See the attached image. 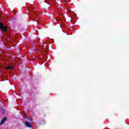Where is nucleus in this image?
Instances as JSON below:
<instances>
[{"label":"nucleus","mask_w":129,"mask_h":129,"mask_svg":"<svg viewBox=\"0 0 129 129\" xmlns=\"http://www.w3.org/2000/svg\"><path fill=\"white\" fill-rule=\"evenodd\" d=\"M6 120H7V117H5L2 119L0 122V125H2V124H4V123H5V122H6Z\"/></svg>","instance_id":"obj_3"},{"label":"nucleus","mask_w":129,"mask_h":129,"mask_svg":"<svg viewBox=\"0 0 129 129\" xmlns=\"http://www.w3.org/2000/svg\"><path fill=\"white\" fill-rule=\"evenodd\" d=\"M13 13H15L14 11H13Z\"/></svg>","instance_id":"obj_8"},{"label":"nucleus","mask_w":129,"mask_h":129,"mask_svg":"<svg viewBox=\"0 0 129 129\" xmlns=\"http://www.w3.org/2000/svg\"><path fill=\"white\" fill-rule=\"evenodd\" d=\"M34 13H35V11H33Z\"/></svg>","instance_id":"obj_7"},{"label":"nucleus","mask_w":129,"mask_h":129,"mask_svg":"<svg viewBox=\"0 0 129 129\" xmlns=\"http://www.w3.org/2000/svg\"><path fill=\"white\" fill-rule=\"evenodd\" d=\"M25 124L27 127H33L32 124H31L29 122L26 121L25 123Z\"/></svg>","instance_id":"obj_2"},{"label":"nucleus","mask_w":129,"mask_h":129,"mask_svg":"<svg viewBox=\"0 0 129 129\" xmlns=\"http://www.w3.org/2000/svg\"><path fill=\"white\" fill-rule=\"evenodd\" d=\"M45 3H48V1H45Z\"/></svg>","instance_id":"obj_6"},{"label":"nucleus","mask_w":129,"mask_h":129,"mask_svg":"<svg viewBox=\"0 0 129 129\" xmlns=\"http://www.w3.org/2000/svg\"><path fill=\"white\" fill-rule=\"evenodd\" d=\"M1 30L5 32H8V27L5 26L2 22L0 23V31Z\"/></svg>","instance_id":"obj_1"},{"label":"nucleus","mask_w":129,"mask_h":129,"mask_svg":"<svg viewBox=\"0 0 129 129\" xmlns=\"http://www.w3.org/2000/svg\"><path fill=\"white\" fill-rule=\"evenodd\" d=\"M6 69L9 70H14V68L12 66H8L6 68Z\"/></svg>","instance_id":"obj_4"},{"label":"nucleus","mask_w":129,"mask_h":129,"mask_svg":"<svg viewBox=\"0 0 129 129\" xmlns=\"http://www.w3.org/2000/svg\"><path fill=\"white\" fill-rule=\"evenodd\" d=\"M26 118L28 119V120H29L30 121H32V119L30 118L28 116H27Z\"/></svg>","instance_id":"obj_5"}]
</instances>
